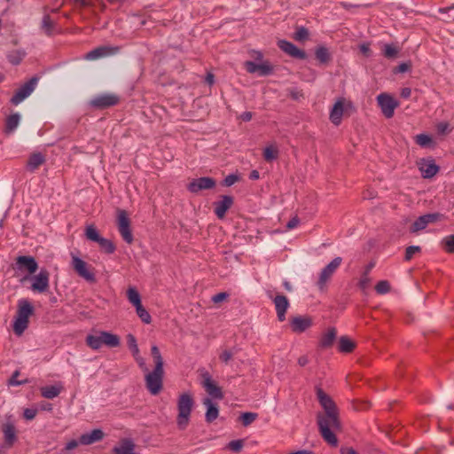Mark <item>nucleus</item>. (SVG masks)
<instances>
[{"label": "nucleus", "mask_w": 454, "mask_h": 454, "mask_svg": "<svg viewBox=\"0 0 454 454\" xmlns=\"http://www.w3.org/2000/svg\"><path fill=\"white\" fill-rule=\"evenodd\" d=\"M317 397L325 414L317 417V424L323 439L331 446H337L338 439L332 429H339L340 423L336 405L333 399L323 389L317 387Z\"/></svg>", "instance_id": "1"}, {"label": "nucleus", "mask_w": 454, "mask_h": 454, "mask_svg": "<svg viewBox=\"0 0 454 454\" xmlns=\"http://www.w3.org/2000/svg\"><path fill=\"white\" fill-rule=\"evenodd\" d=\"M151 355L154 362V368L152 372L148 370L145 360L140 356V353L137 356H133V357L139 368L145 372L146 388L152 395H156L163 387L164 362L160 349L156 345L151 348Z\"/></svg>", "instance_id": "2"}, {"label": "nucleus", "mask_w": 454, "mask_h": 454, "mask_svg": "<svg viewBox=\"0 0 454 454\" xmlns=\"http://www.w3.org/2000/svg\"><path fill=\"white\" fill-rule=\"evenodd\" d=\"M34 314V307L27 299L18 301V309L13 321V332L20 336L28 327L29 317Z\"/></svg>", "instance_id": "3"}, {"label": "nucleus", "mask_w": 454, "mask_h": 454, "mask_svg": "<svg viewBox=\"0 0 454 454\" xmlns=\"http://www.w3.org/2000/svg\"><path fill=\"white\" fill-rule=\"evenodd\" d=\"M194 406V399L190 392L182 393L177 399L176 424L179 429L187 427Z\"/></svg>", "instance_id": "4"}, {"label": "nucleus", "mask_w": 454, "mask_h": 454, "mask_svg": "<svg viewBox=\"0 0 454 454\" xmlns=\"http://www.w3.org/2000/svg\"><path fill=\"white\" fill-rule=\"evenodd\" d=\"M85 342L93 350H98L103 345L109 348H116L121 343L118 335L106 331H101L98 335H87Z\"/></svg>", "instance_id": "5"}, {"label": "nucleus", "mask_w": 454, "mask_h": 454, "mask_svg": "<svg viewBox=\"0 0 454 454\" xmlns=\"http://www.w3.org/2000/svg\"><path fill=\"white\" fill-rule=\"evenodd\" d=\"M341 262L342 258L337 256L322 269L317 282V286L320 291L325 290L327 283L331 280Z\"/></svg>", "instance_id": "6"}, {"label": "nucleus", "mask_w": 454, "mask_h": 454, "mask_svg": "<svg viewBox=\"0 0 454 454\" xmlns=\"http://www.w3.org/2000/svg\"><path fill=\"white\" fill-rule=\"evenodd\" d=\"M39 78L36 76H33L24 84H22L12 97L10 102L13 106H18L22 101H24L27 98H28L32 92L35 90L38 84Z\"/></svg>", "instance_id": "7"}, {"label": "nucleus", "mask_w": 454, "mask_h": 454, "mask_svg": "<svg viewBox=\"0 0 454 454\" xmlns=\"http://www.w3.org/2000/svg\"><path fill=\"white\" fill-rule=\"evenodd\" d=\"M117 226L123 240L128 244H131L134 238L130 229V220L127 212L123 209H119L117 211Z\"/></svg>", "instance_id": "8"}, {"label": "nucleus", "mask_w": 454, "mask_h": 454, "mask_svg": "<svg viewBox=\"0 0 454 454\" xmlns=\"http://www.w3.org/2000/svg\"><path fill=\"white\" fill-rule=\"evenodd\" d=\"M30 290L34 293L45 294L50 289V273L47 270L42 269L38 274L31 278Z\"/></svg>", "instance_id": "9"}, {"label": "nucleus", "mask_w": 454, "mask_h": 454, "mask_svg": "<svg viewBox=\"0 0 454 454\" xmlns=\"http://www.w3.org/2000/svg\"><path fill=\"white\" fill-rule=\"evenodd\" d=\"M72 267L74 270L82 278L90 283L96 282V277L86 262L76 255H72Z\"/></svg>", "instance_id": "10"}, {"label": "nucleus", "mask_w": 454, "mask_h": 454, "mask_svg": "<svg viewBox=\"0 0 454 454\" xmlns=\"http://www.w3.org/2000/svg\"><path fill=\"white\" fill-rule=\"evenodd\" d=\"M378 105L386 118H392L395 109L398 106V102L387 93H380L377 97Z\"/></svg>", "instance_id": "11"}, {"label": "nucleus", "mask_w": 454, "mask_h": 454, "mask_svg": "<svg viewBox=\"0 0 454 454\" xmlns=\"http://www.w3.org/2000/svg\"><path fill=\"white\" fill-rule=\"evenodd\" d=\"M13 269L27 272L28 274H35L38 270V263L33 256L20 255L15 259Z\"/></svg>", "instance_id": "12"}, {"label": "nucleus", "mask_w": 454, "mask_h": 454, "mask_svg": "<svg viewBox=\"0 0 454 454\" xmlns=\"http://www.w3.org/2000/svg\"><path fill=\"white\" fill-rule=\"evenodd\" d=\"M442 217L443 215L440 213L423 215L415 220L410 228V231L413 233L422 231L426 229L429 223H435L441 220Z\"/></svg>", "instance_id": "13"}, {"label": "nucleus", "mask_w": 454, "mask_h": 454, "mask_svg": "<svg viewBox=\"0 0 454 454\" xmlns=\"http://www.w3.org/2000/svg\"><path fill=\"white\" fill-rule=\"evenodd\" d=\"M120 102V98L116 94L106 93L98 95L92 98L90 104L98 109H105L116 106Z\"/></svg>", "instance_id": "14"}, {"label": "nucleus", "mask_w": 454, "mask_h": 454, "mask_svg": "<svg viewBox=\"0 0 454 454\" xmlns=\"http://www.w3.org/2000/svg\"><path fill=\"white\" fill-rule=\"evenodd\" d=\"M244 66L249 74H258L260 76H267L273 72V67L269 61L255 63L248 60L245 62Z\"/></svg>", "instance_id": "15"}, {"label": "nucleus", "mask_w": 454, "mask_h": 454, "mask_svg": "<svg viewBox=\"0 0 454 454\" xmlns=\"http://www.w3.org/2000/svg\"><path fill=\"white\" fill-rule=\"evenodd\" d=\"M216 183L213 177L204 176L193 179L188 184V191L192 193H198L202 190H209L213 189L215 186Z\"/></svg>", "instance_id": "16"}, {"label": "nucleus", "mask_w": 454, "mask_h": 454, "mask_svg": "<svg viewBox=\"0 0 454 454\" xmlns=\"http://www.w3.org/2000/svg\"><path fill=\"white\" fill-rule=\"evenodd\" d=\"M313 325L309 316H295L290 319V326L294 333H301Z\"/></svg>", "instance_id": "17"}, {"label": "nucleus", "mask_w": 454, "mask_h": 454, "mask_svg": "<svg viewBox=\"0 0 454 454\" xmlns=\"http://www.w3.org/2000/svg\"><path fill=\"white\" fill-rule=\"evenodd\" d=\"M278 45L281 51L293 58L305 59L307 57L304 51L298 49L293 43L286 40H279Z\"/></svg>", "instance_id": "18"}, {"label": "nucleus", "mask_w": 454, "mask_h": 454, "mask_svg": "<svg viewBox=\"0 0 454 454\" xmlns=\"http://www.w3.org/2000/svg\"><path fill=\"white\" fill-rule=\"evenodd\" d=\"M118 51V47L100 46L87 52L84 58L87 60H95L103 57L115 54Z\"/></svg>", "instance_id": "19"}, {"label": "nucleus", "mask_w": 454, "mask_h": 454, "mask_svg": "<svg viewBox=\"0 0 454 454\" xmlns=\"http://www.w3.org/2000/svg\"><path fill=\"white\" fill-rule=\"evenodd\" d=\"M277 317L278 321L283 322L286 320V313L289 308V301L286 296L278 294L273 299Z\"/></svg>", "instance_id": "20"}, {"label": "nucleus", "mask_w": 454, "mask_h": 454, "mask_svg": "<svg viewBox=\"0 0 454 454\" xmlns=\"http://www.w3.org/2000/svg\"><path fill=\"white\" fill-rule=\"evenodd\" d=\"M233 204V198L229 195L222 196V200L214 203V211L219 219L225 216L226 212Z\"/></svg>", "instance_id": "21"}, {"label": "nucleus", "mask_w": 454, "mask_h": 454, "mask_svg": "<svg viewBox=\"0 0 454 454\" xmlns=\"http://www.w3.org/2000/svg\"><path fill=\"white\" fill-rule=\"evenodd\" d=\"M203 387L209 395L216 399H223V394L220 387H218L211 379V377L206 373L204 375Z\"/></svg>", "instance_id": "22"}, {"label": "nucleus", "mask_w": 454, "mask_h": 454, "mask_svg": "<svg viewBox=\"0 0 454 454\" xmlns=\"http://www.w3.org/2000/svg\"><path fill=\"white\" fill-rule=\"evenodd\" d=\"M419 170L424 178H431L438 173L439 167L433 160H422L419 165Z\"/></svg>", "instance_id": "23"}, {"label": "nucleus", "mask_w": 454, "mask_h": 454, "mask_svg": "<svg viewBox=\"0 0 454 454\" xmlns=\"http://www.w3.org/2000/svg\"><path fill=\"white\" fill-rule=\"evenodd\" d=\"M2 432L4 434V440L5 444L8 446H12L17 440V432L14 424L9 421L3 424Z\"/></svg>", "instance_id": "24"}, {"label": "nucleus", "mask_w": 454, "mask_h": 454, "mask_svg": "<svg viewBox=\"0 0 454 454\" xmlns=\"http://www.w3.org/2000/svg\"><path fill=\"white\" fill-rule=\"evenodd\" d=\"M344 98L338 99L330 112V120L336 126L340 125L341 122L344 112Z\"/></svg>", "instance_id": "25"}, {"label": "nucleus", "mask_w": 454, "mask_h": 454, "mask_svg": "<svg viewBox=\"0 0 454 454\" xmlns=\"http://www.w3.org/2000/svg\"><path fill=\"white\" fill-rule=\"evenodd\" d=\"M104 438V433L101 429H93L90 433L82 434L80 436L79 442L82 445H90L99 442Z\"/></svg>", "instance_id": "26"}, {"label": "nucleus", "mask_w": 454, "mask_h": 454, "mask_svg": "<svg viewBox=\"0 0 454 454\" xmlns=\"http://www.w3.org/2000/svg\"><path fill=\"white\" fill-rule=\"evenodd\" d=\"M63 385L61 382H58L55 385L45 386L40 388L41 395L47 399H54L63 390Z\"/></svg>", "instance_id": "27"}, {"label": "nucleus", "mask_w": 454, "mask_h": 454, "mask_svg": "<svg viewBox=\"0 0 454 454\" xmlns=\"http://www.w3.org/2000/svg\"><path fill=\"white\" fill-rule=\"evenodd\" d=\"M203 404L207 406L205 419L207 423H211L214 420H215L219 415L218 407L209 398H205L203 401Z\"/></svg>", "instance_id": "28"}, {"label": "nucleus", "mask_w": 454, "mask_h": 454, "mask_svg": "<svg viewBox=\"0 0 454 454\" xmlns=\"http://www.w3.org/2000/svg\"><path fill=\"white\" fill-rule=\"evenodd\" d=\"M337 336V331L334 327H330L326 333H325L319 340V346L322 348H328L332 347Z\"/></svg>", "instance_id": "29"}, {"label": "nucleus", "mask_w": 454, "mask_h": 454, "mask_svg": "<svg viewBox=\"0 0 454 454\" xmlns=\"http://www.w3.org/2000/svg\"><path fill=\"white\" fill-rule=\"evenodd\" d=\"M356 348V343L348 336L344 335L339 339L338 350L340 353H351Z\"/></svg>", "instance_id": "30"}, {"label": "nucleus", "mask_w": 454, "mask_h": 454, "mask_svg": "<svg viewBox=\"0 0 454 454\" xmlns=\"http://www.w3.org/2000/svg\"><path fill=\"white\" fill-rule=\"evenodd\" d=\"M44 161L45 158L41 153H33L30 155L27 160V168L33 172L37 169Z\"/></svg>", "instance_id": "31"}, {"label": "nucleus", "mask_w": 454, "mask_h": 454, "mask_svg": "<svg viewBox=\"0 0 454 454\" xmlns=\"http://www.w3.org/2000/svg\"><path fill=\"white\" fill-rule=\"evenodd\" d=\"M20 115L18 113L9 115L5 120V133H12L20 124Z\"/></svg>", "instance_id": "32"}, {"label": "nucleus", "mask_w": 454, "mask_h": 454, "mask_svg": "<svg viewBox=\"0 0 454 454\" xmlns=\"http://www.w3.org/2000/svg\"><path fill=\"white\" fill-rule=\"evenodd\" d=\"M56 23L51 19L49 14H45L43 17L41 28L44 34L48 36H51L54 34Z\"/></svg>", "instance_id": "33"}, {"label": "nucleus", "mask_w": 454, "mask_h": 454, "mask_svg": "<svg viewBox=\"0 0 454 454\" xmlns=\"http://www.w3.org/2000/svg\"><path fill=\"white\" fill-rule=\"evenodd\" d=\"M316 59L321 63V64H326L330 61L331 56L329 53V51L325 46H319L316 49L315 51Z\"/></svg>", "instance_id": "34"}, {"label": "nucleus", "mask_w": 454, "mask_h": 454, "mask_svg": "<svg viewBox=\"0 0 454 454\" xmlns=\"http://www.w3.org/2000/svg\"><path fill=\"white\" fill-rule=\"evenodd\" d=\"M415 142L417 145H419L421 147L427 148V147H432L434 146V143L433 141V138L427 134H419L415 137Z\"/></svg>", "instance_id": "35"}, {"label": "nucleus", "mask_w": 454, "mask_h": 454, "mask_svg": "<svg viewBox=\"0 0 454 454\" xmlns=\"http://www.w3.org/2000/svg\"><path fill=\"white\" fill-rule=\"evenodd\" d=\"M127 298L129 301L134 306L137 307L141 304V297L138 291L135 287H129L127 290Z\"/></svg>", "instance_id": "36"}, {"label": "nucleus", "mask_w": 454, "mask_h": 454, "mask_svg": "<svg viewBox=\"0 0 454 454\" xmlns=\"http://www.w3.org/2000/svg\"><path fill=\"white\" fill-rule=\"evenodd\" d=\"M25 57V52L20 50H14L7 54L8 61L12 65H19Z\"/></svg>", "instance_id": "37"}, {"label": "nucleus", "mask_w": 454, "mask_h": 454, "mask_svg": "<svg viewBox=\"0 0 454 454\" xmlns=\"http://www.w3.org/2000/svg\"><path fill=\"white\" fill-rule=\"evenodd\" d=\"M441 244L445 252H447L449 254H453L454 253V234H451V235H449V236H446L445 238H443Z\"/></svg>", "instance_id": "38"}, {"label": "nucleus", "mask_w": 454, "mask_h": 454, "mask_svg": "<svg viewBox=\"0 0 454 454\" xmlns=\"http://www.w3.org/2000/svg\"><path fill=\"white\" fill-rule=\"evenodd\" d=\"M98 245L100 248L108 254H114L116 249L115 245L111 240L105 238L99 240Z\"/></svg>", "instance_id": "39"}, {"label": "nucleus", "mask_w": 454, "mask_h": 454, "mask_svg": "<svg viewBox=\"0 0 454 454\" xmlns=\"http://www.w3.org/2000/svg\"><path fill=\"white\" fill-rule=\"evenodd\" d=\"M398 48L394 44L387 43L384 45L382 53L387 59H395L398 54Z\"/></svg>", "instance_id": "40"}, {"label": "nucleus", "mask_w": 454, "mask_h": 454, "mask_svg": "<svg viewBox=\"0 0 454 454\" xmlns=\"http://www.w3.org/2000/svg\"><path fill=\"white\" fill-rule=\"evenodd\" d=\"M85 235L88 239L97 243H98L99 240L103 238L99 235L98 230L93 225H90L86 228Z\"/></svg>", "instance_id": "41"}, {"label": "nucleus", "mask_w": 454, "mask_h": 454, "mask_svg": "<svg viewBox=\"0 0 454 454\" xmlns=\"http://www.w3.org/2000/svg\"><path fill=\"white\" fill-rule=\"evenodd\" d=\"M135 308L137 315L142 320V322H144L145 324H150L152 321V317L149 312L143 307L142 303Z\"/></svg>", "instance_id": "42"}, {"label": "nucleus", "mask_w": 454, "mask_h": 454, "mask_svg": "<svg viewBox=\"0 0 454 454\" xmlns=\"http://www.w3.org/2000/svg\"><path fill=\"white\" fill-rule=\"evenodd\" d=\"M278 156V151L276 147L270 145L263 150V158L266 161H272Z\"/></svg>", "instance_id": "43"}, {"label": "nucleus", "mask_w": 454, "mask_h": 454, "mask_svg": "<svg viewBox=\"0 0 454 454\" xmlns=\"http://www.w3.org/2000/svg\"><path fill=\"white\" fill-rule=\"evenodd\" d=\"M127 343L129 350L132 353V356H137V354L140 353L139 348L137 343V339L133 334L129 333L127 335Z\"/></svg>", "instance_id": "44"}, {"label": "nucleus", "mask_w": 454, "mask_h": 454, "mask_svg": "<svg viewBox=\"0 0 454 454\" xmlns=\"http://www.w3.org/2000/svg\"><path fill=\"white\" fill-rule=\"evenodd\" d=\"M258 415L254 412H244L240 416V421L244 427H247L251 425L256 419Z\"/></svg>", "instance_id": "45"}, {"label": "nucleus", "mask_w": 454, "mask_h": 454, "mask_svg": "<svg viewBox=\"0 0 454 454\" xmlns=\"http://www.w3.org/2000/svg\"><path fill=\"white\" fill-rule=\"evenodd\" d=\"M390 290V285L387 280H380L375 286V291L380 294H385Z\"/></svg>", "instance_id": "46"}, {"label": "nucleus", "mask_w": 454, "mask_h": 454, "mask_svg": "<svg viewBox=\"0 0 454 454\" xmlns=\"http://www.w3.org/2000/svg\"><path fill=\"white\" fill-rule=\"evenodd\" d=\"M243 446H244V440L239 439V440L231 441L228 443L227 448L229 450H231V451L239 452L242 450Z\"/></svg>", "instance_id": "47"}, {"label": "nucleus", "mask_w": 454, "mask_h": 454, "mask_svg": "<svg viewBox=\"0 0 454 454\" xmlns=\"http://www.w3.org/2000/svg\"><path fill=\"white\" fill-rule=\"evenodd\" d=\"M421 250L419 246H410L405 250L404 260L411 261L416 253H419Z\"/></svg>", "instance_id": "48"}, {"label": "nucleus", "mask_w": 454, "mask_h": 454, "mask_svg": "<svg viewBox=\"0 0 454 454\" xmlns=\"http://www.w3.org/2000/svg\"><path fill=\"white\" fill-rule=\"evenodd\" d=\"M20 375V372L19 371H15L12 377L10 378V380H8V385L10 386H21V385H24L27 382V380H18V377Z\"/></svg>", "instance_id": "49"}, {"label": "nucleus", "mask_w": 454, "mask_h": 454, "mask_svg": "<svg viewBox=\"0 0 454 454\" xmlns=\"http://www.w3.org/2000/svg\"><path fill=\"white\" fill-rule=\"evenodd\" d=\"M239 180V176L236 174H230L228 175L224 179H223V184L224 186H231L233 185L236 182H238Z\"/></svg>", "instance_id": "50"}, {"label": "nucleus", "mask_w": 454, "mask_h": 454, "mask_svg": "<svg viewBox=\"0 0 454 454\" xmlns=\"http://www.w3.org/2000/svg\"><path fill=\"white\" fill-rule=\"evenodd\" d=\"M36 414H37V410L32 409V408H27L24 410V412H23L24 418L27 420L34 419L35 418Z\"/></svg>", "instance_id": "51"}, {"label": "nucleus", "mask_w": 454, "mask_h": 454, "mask_svg": "<svg viewBox=\"0 0 454 454\" xmlns=\"http://www.w3.org/2000/svg\"><path fill=\"white\" fill-rule=\"evenodd\" d=\"M436 129L439 134H445L450 131L449 123L445 121L439 122L436 126Z\"/></svg>", "instance_id": "52"}, {"label": "nucleus", "mask_w": 454, "mask_h": 454, "mask_svg": "<svg viewBox=\"0 0 454 454\" xmlns=\"http://www.w3.org/2000/svg\"><path fill=\"white\" fill-rule=\"evenodd\" d=\"M308 35H309L308 30L304 27H301L295 33V39L304 40L308 37Z\"/></svg>", "instance_id": "53"}, {"label": "nucleus", "mask_w": 454, "mask_h": 454, "mask_svg": "<svg viewBox=\"0 0 454 454\" xmlns=\"http://www.w3.org/2000/svg\"><path fill=\"white\" fill-rule=\"evenodd\" d=\"M228 297V294L224 292L218 293L212 297V301L214 303H219L223 301H224Z\"/></svg>", "instance_id": "54"}, {"label": "nucleus", "mask_w": 454, "mask_h": 454, "mask_svg": "<svg viewBox=\"0 0 454 454\" xmlns=\"http://www.w3.org/2000/svg\"><path fill=\"white\" fill-rule=\"evenodd\" d=\"M232 353L230 350H223L220 355L222 362L227 364L232 358Z\"/></svg>", "instance_id": "55"}, {"label": "nucleus", "mask_w": 454, "mask_h": 454, "mask_svg": "<svg viewBox=\"0 0 454 454\" xmlns=\"http://www.w3.org/2000/svg\"><path fill=\"white\" fill-rule=\"evenodd\" d=\"M410 68H411V64L403 62L395 67V73H405V72L409 71Z\"/></svg>", "instance_id": "56"}, {"label": "nucleus", "mask_w": 454, "mask_h": 454, "mask_svg": "<svg viewBox=\"0 0 454 454\" xmlns=\"http://www.w3.org/2000/svg\"><path fill=\"white\" fill-rule=\"evenodd\" d=\"M299 223H300L299 218H298L297 216H295V217L292 218V219L287 223V224H286V228H287L288 230L294 229L295 227H297V226H298Z\"/></svg>", "instance_id": "57"}, {"label": "nucleus", "mask_w": 454, "mask_h": 454, "mask_svg": "<svg viewBox=\"0 0 454 454\" xmlns=\"http://www.w3.org/2000/svg\"><path fill=\"white\" fill-rule=\"evenodd\" d=\"M369 278L367 277V274H364L359 281V286L361 288L365 289L369 284Z\"/></svg>", "instance_id": "58"}, {"label": "nucleus", "mask_w": 454, "mask_h": 454, "mask_svg": "<svg viewBox=\"0 0 454 454\" xmlns=\"http://www.w3.org/2000/svg\"><path fill=\"white\" fill-rule=\"evenodd\" d=\"M340 454H358L353 448L351 447H341Z\"/></svg>", "instance_id": "59"}, {"label": "nucleus", "mask_w": 454, "mask_h": 454, "mask_svg": "<svg viewBox=\"0 0 454 454\" xmlns=\"http://www.w3.org/2000/svg\"><path fill=\"white\" fill-rule=\"evenodd\" d=\"M78 446V442L75 441V440H71L70 442H68L66 445V450H71L74 448H76Z\"/></svg>", "instance_id": "60"}, {"label": "nucleus", "mask_w": 454, "mask_h": 454, "mask_svg": "<svg viewBox=\"0 0 454 454\" xmlns=\"http://www.w3.org/2000/svg\"><path fill=\"white\" fill-rule=\"evenodd\" d=\"M309 363V358L307 356H301L298 358V364L300 366H305Z\"/></svg>", "instance_id": "61"}, {"label": "nucleus", "mask_w": 454, "mask_h": 454, "mask_svg": "<svg viewBox=\"0 0 454 454\" xmlns=\"http://www.w3.org/2000/svg\"><path fill=\"white\" fill-rule=\"evenodd\" d=\"M411 90L410 88H403L401 91V96L403 98H408L411 97Z\"/></svg>", "instance_id": "62"}, {"label": "nucleus", "mask_w": 454, "mask_h": 454, "mask_svg": "<svg viewBox=\"0 0 454 454\" xmlns=\"http://www.w3.org/2000/svg\"><path fill=\"white\" fill-rule=\"evenodd\" d=\"M252 113L251 112H244L242 114H241V119L244 121H249L251 119H252Z\"/></svg>", "instance_id": "63"}, {"label": "nucleus", "mask_w": 454, "mask_h": 454, "mask_svg": "<svg viewBox=\"0 0 454 454\" xmlns=\"http://www.w3.org/2000/svg\"><path fill=\"white\" fill-rule=\"evenodd\" d=\"M289 454H316V453L314 451L309 450H300L297 451L291 452Z\"/></svg>", "instance_id": "64"}]
</instances>
